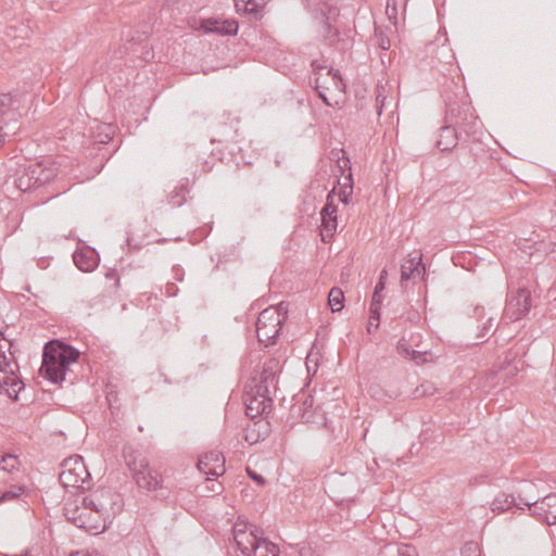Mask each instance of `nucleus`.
Instances as JSON below:
<instances>
[{
    "label": "nucleus",
    "instance_id": "16",
    "mask_svg": "<svg viewBox=\"0 0 556 556\" xmlns=\"http://www.w3.org/2000/svg\"><path fill=\"white\" fill-rule=\"evenodd\" d=\"M525 500L526 497L519 496L518 498H516L513 494H507L503 492L495 496V498L491 503V509L494 513H503L510 509L514 506H516L519 509H523L525 505L522 502Z\"/></svg>",
    "mask_w": 556,
    "mask_h": 556
},
{
    "label": "nucleus",
    "instance_id": "12",
    "mask_svg": "<svg viewBox=\"0 0 556 556\" xmlns=\"http://www.w3.org/2000/svg\"><path fill=\"white\" fill-rule=\"evenodd\" d=\"M462 132L450 123H444L438 132L437 148L442 152L452 151L462 140Z\"/></svg>",
    "mask_w": 556,
    "mask_h": 556
},
{
    "label": "nucleus",
    "instance_id": "27",
    "mask_svg": "<svg viewBox=\"0 0 556 556\" xmlns=\"http://www.w3.org/2000/svg\"><path fill=\"white\" fill-rule=\"evenodd\" d=\"M270 388H273L269 383H261L256 377H253L252 384L250 386L251 391L248 394H251L256 397H270Z\"/></svg>",
    "mask_w": 556,
    "mask_h": 556
},
{
    "label": "nucleus",
    "instance_id": "41",
    "mask_svg": "<svg viewBox=\"0 0 556 556\" xmlns=\"http://www.w3.org/2000/svg\"><path fill=\"white\" fill-rule=\"evenodd\" d=\"M492 326H493V318H489L488 321L484 323L482 326L481 337H484L491 330Z\"/></svg>",
    "mask_w": 556,
    "mask_h": 556
},
{
    "label": "nucleus",
    "instance_id": "34",
    "mask_svg": "<svg viewBox=\"0 0 556 556\" xmlns=\"http://www.w3.org/2000/svg\"><path fill=\"white\" fill-rule=\"evenodd\" d=\"M220 27L223 30H219V35L223 36L236 35L238 31V23L235 20H223Z\"/></svg>",
    "mask_w": 556,
    "mask_h": 556
},
{
    "label": "nucleus",
    "instance_id": "17",
    "mask_svg": "<svg viewBox=\"0 0 556 556\" xmlns=\"http://www.w3.org/2000/svg\"><path fill=\"white\" fill-rule=\"evenodd\" d=\"M123 456L132 476L144 469L149 464V460L132 446H125L123 450Z\"/></svg>",
    "mask_w": 556,
    "mask_h": 556
},
{
    "label": "nucleus",
    "instance_id": "38",
    "mask_svg": "<svg viewBox=\"0 0 556 556\" xmlns=\"http://www.w3.org/2000/svg\"><path fill=\"white\" fill-rule=\"evenodd\" d=\"M247 472H248V476L253 480L255 481L258 485H264L265 484V479L263 478L262 475L255 472L254 470L248 468L247 469Z\"/></svg>",
    "mask_w": 556,
    "mask_h": 556
},
{
    "label": "nucleus",
    "instance_id": "21",
    "mask_svg": "<svg viewBox=\"0 0 556 556\" xmlns=\"http://www.w3.org/2000/svg\"><path fill=\"white\" fill-rule=\"evenodd\" d=\"M236 11L258 20L261 11L265 4L264 0H233Z\"/></svg>",
    "mask_w": 556,
    "mask_h": 556
},
{
    "label": "nucleus",
    "instance_id": "10",
    "mask_svg": "<svg viewBox=\"0 0 556 556\" xmlns=\"http://www.w3.org/2000/svg\"><path fill=\"white\" fill-rule=\"evenodd\" d=\"M338 206L334 204V189L327 195V202L320 212L321 217V236L325 241L326 237H332L338 227L337 220Z\"/></svg>",
    "mask_w": 556,
    "mask_h": 556
},
{
    "label": "nucleus",
    "instance_id": "11",
    "mask_svg": "<svg viewBox=\"0 0 556 556\" xmlns=\"http://www.w3.org/2000/svg\"><path fill=\"white\" fill-rule=\"evenodd\" d=\"M198 469L205 473L208 479L223 476L225 472V458L218 451L205 453L198 462Z\"/></svg>",
    "mask_w": 556,
    "mask_h": 556
},
{
    "label": "nucleus",
    "instance_id": "44",
    "mask_svg": "<svg viewBox=\"0 0 556 556\" xmlns=\"http://www.w3.org/2000/svg\"><path fill=\"white\" fill-rule=\"evenodd\" d=\"M384 97H382V94L380 93V90L378 89V94H377V102L381 103V105L379 106V111H378V114L380 115L381 114V109H382V105H383V102H384Z\"/></svg>",
    "mask_w": 556,
    "mask_h": 556
},
{
    "label": "nucleus",
    "instance_id": "6",
    "mask_svg": "<svg viewBox=\"0 0 556 556\" xmlns=\"http://www.w3.org/2000/svg\"><path fill=\"white\" fill-rule=\"evenodd\" d=\"M64 516L77 528H81L87 531H94L98 533L100 529L103 530L105 528L104 525H101L97 520L98 516H92V513L84 506L81 501L80 504H78L77 501L67 502L64 506Z\"/></svg>",
    "mask_w": 556,
    "mask_h": 556
},
{
    "label": "nucleus",
    "instance_id": "47",
    "mask_svg": "<svg viewBox=\"0 0 556 556\" xmlns=\"http://www.w3.org/2000/svg\"><path fill=\"white\" fill-rule=\"evenodd\" d=\"M390 18L392 17H396V4L393 5L391 9H390V15H389Z\"/></svg>",
    "mask_w": 556,
    "mask_h": 556
},
{
    "label": "nucleus",
    "instance_id": "23",
    "mask_svg": "<svg viewBox=\"0 0 556 556\" xmlns=\"http://www.w3.org/2000/svg\"><path fill=\"white\" fill-rule=\"evenodd\" d=\"M21 462L14 454L0 455V473H13L20 470Z\"/></svg>",
    "mask_w": 556,
    "mask_h": 556
},
{
    "label": "nucleus",
    "instance_id": "37",
    "mask_svg": "<svg viewBox=\"0 0 556 556\" xmlns=\"http://www.w3.org/2000/svg\"><path fill=\"white\" fill-rule=\"evenodd\" d=\"M410 361L415 362L417 365L426 363L427 362V352L412 351Z\"/></svg>",
    "mask_w": 556,
    "mask_h": 556
},
{
    "label": "nucleus",
    "instance_id": "43",
    "mask_svg": "<svg viewBox=\"0 0 556 556\" xmlns=\"http://www.w3.org/2000/svg\"><path fill=\"white\" fill-rule=\"evenodd\" d=\"M379 47L382 50H388L390 48V40L387 37H380L379 39Z\"/></svg>",
    "mask_w": 556,
    "mask_h": 556
},
{
    "label": "nucleus",
    "instance_id": "36",
    "mask_svg": "<svg viewBox=\"0 0 556 556\" xmlns=\"http://www.w3.org/2000/svg\"><path fill=\"white\" fill-rule=\"evenodd\" d=\"M187 189L185 187H180L179 190H176L174 194H172L169 202L174 206H180L185 202V192Z\"/></svg>",
    "mask_w": 556,
    "mask_h": 556
},
{
    "label": "nucleus",
    "instance_id": "33",
    "mask_svg": "<svg viewBox=\"0 0 556 556\" xmlns=\"http://www.w3.org/2000/svg\"><path fill=\"white\" fill-rule=\"evenodd\" d=\"M346 178L350 180V184H345L342 187V189L340 190V193H339V199L344 204H349L350 203L351 195H352V192H353L352 174L349 173Z\"/></svg>",
    "mask_w": 556,
    "mask_h": 556
},
{
    "label": "nucleus",
    "instance_id": "32",
    "mask_svg": "<svg viewBox=\"0 0 556 556\" xmlns=\"http://www.w3.org/2000/svg\"><path fill=\"white\" fill-rule=\"evenodd\" d=\"M222 20L207 18L202 22V28L205 33H214L219 35V30H223Z\"/></svg>",
    "mask_w": 556,
    "mask_h": 556
},
{
    "label": "nucleus",
    "instance_id": "46",
    "mask_svg": "<svg viewBox=\"0 0 556 556\" xmlns=\"http://www.w3.org/2000/svg\"><path fill=\"white\" fill-rule=\"evenodd\" d=\"M473 315L476 317L482 316L483 315V307L476 306L475 309H473Z\"/></svg>",
    "mask_w": 556,
    "mask_h": 556
},
{
    "label": "nucleus",
    "instance_id": "29",
    "mask_svg": "<svg viewBox=\"0 0 556 556\" xmlns=\"http://www.w3.org/2000/svg\"><path fill=\"white\" fill-rule=\"evenodd\" d=\"M326 75L330 77L331 84L337 91L342 92L344 90L345 84L343 83L339 70L329 68Z\"/></svg>",
    "mask_w": 556,
    "mask_h": 556
},
{
    "label": "nucleus",
    "instance_id": "48",
    "mask_svg": "<svg viewBox=\"0 0 556 556\" xmlns=\"http://www.w3.org/2000/svg\"><path fill=\"white\" fill-rule=\"evenodd\" d=\"M388 273L386 269H383L381 273H380V278H379V281H384L386 277H387Z\"/></svg>",
    "mask_w": 556,
    "mask_h": 556
},
{
    "label": "nucleus",
    "instance_id": "3",
    "mask_svg": "<svg viewBox=\"0 0 556 556\" xmlns=\"http://www.w3.org/2000/svg\"><path fill=\"white\" fill-rule=\"evenodd\" d=\"M444 123H450L466 137L476 135L481 126L465 96L446 99Z\"/></svg>",
    "mask_w": 556,
    "mask_h": 556
},
{
    "label": "nucleus",
    "instance_id": "42",
    "mask_svg": "<svg viewBox=\"0 0 556 556\" xmlns=\"http://www.w3.org/2000/svg\"><path fill=\"white\" fill-rule=\"evenodd\" d=\"M383 289H384V281H378L375 287L372 298H376L377 295H381L380 293H381V291H383Z\"/></svg>",
    "mask_w": 556,
    "mask_h": 556
},
{
    "label": "nucleus",
    "instance_id": "22",
    "mask_svg": "<svg viewBox=\"0 0 556 556\" xmlns=\"http://www.w3.org/2000/svg\"><path fill=\"white\" fill-rule=\"evenodd\" d=\"M35 175V182L37 188L43 186L45 184L51 181L55 175L56 170L54 167L45 166L41 162L33 163V172L31 175Z\"/></svg>",
    "mask_w": 556,
    "mask_h": 556
},
{
    "label": "nucleus",
    "instance_id": "9",
    "mask_svg": "<svg viewBox=\"0 0 556 556\" xmlns=\"http://www.w3.org/2000/svg\"><path fill=\"white\" fill-rule=\"evenodd\" d=\"M522 503L529 507L532 515L543 519L546 523H556V493H551L543 498L527 496Z\"/></svg>",
    "mask_w": 556,
    "mask_h": 556
},
{
    "label": "nucleus",
    "instance_id": "15",
    "mask_svg": "<svg viewBox=\"0 0 556 556\" xmlns=\"http://www.w3.org/2000/svg\"><path fill=\"white\" fill-rule=\"evenodd\" d=\"M73 261L79 270L90 273L98 266L100 257L94 249H86L75 251Z\"/></svg>",
    "mask_w": 556,
    "mask_h": 556
},
{
    "label": "nucleus",
    "instance_id": "18",
    "mask_svg": "<svg viewBox=\"0 0 556 556\" xmlns=\"http://www.w3.org/2000/svg\"><path fill=\"white\" fill-rule=\"evenodd\" d=\"M33 163H29L28 165H24L16 169L15 177H14V185L15 187L23 191H29L31 189L37 188V185L35 182V175L33 174Z\"/></svg>",
    "mask_w": 556,
    "mask_h": 556
},
{
    "label": "nucleus",
    "instance_id": "14",
    "mask_svg": "<svg viewBox=\"0 0 556 556\" xmlns=\"http://www.w3.org/2000/svg\"><path fill=\"white\" fill-rule=\"evenodd\" d=\"M425 271L421 254L410 253L401 266V282L408 281L412 278L419 277Z\"/></svg>",
    "mask_w": 556,
    "mask_h": 556
},
{
    "label": "nucleus",
    "instance_id": "49",
    "mask_svg": "<svg viewBox=\"0 0 556 556\" xmlns=\"http://www.w3.org/2000/svg\"><path fill=\"white\" fill-rule=\"evenodd\" d=\"M349 162V159L344 160V166H346Z\"/></svg>",
    "mask_w": 556,
    "mask_h": 556
},
{
    "label": "nucleus",
    "instance_id": "1",
    "mask_svg": "<svg viewBox=\"0 0 556 556\" xmlns=\"http://www.w3.org/2000/svg\"><path fill=\"white\" fill-rule=\"evenodd\" d=\"M80 352L60 340L48 341L43 346L42 363L39 374L52 383L65 380L70 366L76 363Z\"/></svg>",
    "mask_w": 556,
    "mask_h": 556
},
{
    "label": "nucleus",
    "instance_id": "5",
    "mask_svg": "<svg viewBox=\"0 0 556 556\" xmlns=\"http://www.w3.org/2000/svg\"><path fill=\"white\" fill-rule=\"evenodd\" d=\"M285 315L276 307H268L263 309L256 320V334L257 339L265 346L275 343L276 338L279 336Z\"/></svg>",
    "mask_w": 556,
    "mask_h": 556
},
{
    "label": "nucleus",
    "instance_id": "28",
    "mask_svg": "<svg viewBox=\"0 0 556 556\" xmlns=\"http://www.w3.org/2000/svg\"><path fill=\"white\" fill-rule=\"evenodd\" d=\"M25 491L22 485H12L10 490L0 492V503L18 498Z\"/></svg>",
    "mask_w": 556,
    "mask_h": 556
},
{
    "label": "nucleus",
    "instance_id": "50",
    "mask_svg": "<svg viewBox=\"0 0 556 556\" xmlns=\"http://www.w3.org/2000/svg\"><path fill=\"white\" fill-rule=\"evenodd\" d=\"M127 244L130 247V239L127 238Z\"/></svg>",
    "mask_w": 556,
    "mask_h": 556
},
{
    "label": "nucleus",
    "instance_id": "40",
    "mask_svg": "<svg viewBox=\"0 0 556 556\" xmlns=\"http://www.w3.org/2000/svg\"><path fill=\"white\" fill-rule=\"evenodd\" d=\"M298 556H315V553L309 545H302L298 551Z\"/></svg>",
    "mask_w": 556,
    "mask_h": 556
},
{
    "label": "nucleus",
    "instance_id": "13",
    "mask_svg": "<svg viewBox=\"0 0 556 556\" xmlns=\"http://www.w3.org/2000/svg\"><path fill=\"white\" fill-rule=\"evenodd\" d=\"M137 485L140 489L148 491H156L162 488V477L157 470L151 468L149 465L144 469L132 476Z\"/></svg>",
    "mask_w": 556,
    "mask_h": 556
},
{
    "label": "nucleus",
    "instance_id": "7",
    "mask_svg": "<svg viewBox=\"0 0 556 556\" xmlns=\"http://www.w3.org/2000/svg\"><path fill=\"white\" fill-rule=\"evenodd\" d=\"M532 307L531 292L525 288H518L510 292L504 309V318L508 321H517L523 318Z\"/></svg>",
    "mask_w": 556,
    "mask_h": 556
},
{
    "label": "nucleus",
    "instance_id": "39",
    "mask_svg": "<svg viewBox=\"0 0 556 556\" xmlns=\"http://www.w3.org/2000/svg\"><path fill=\"white\" fill-rule=\"evenodd\" d=\"M325 28L327 30L326 33V38L330 40V42L334 41L338 37V31L336 29L332 28V26L328 23V22H325Z\"/></svg>",
    "mask_w": 556,
    "mask_h": 556
},
{
    "label": "nucleus",
    "instance_id": "8",
    "mask_svg": "<svg viewBox=\"0 0 556 556\" xmlns=\"http://www.w3.org/2000/svg\"><path fill=\"white\" fill-rule=\"evenodd\" d=\"M81 502L92 513V516H98L97 520L104 525L113 508L111 492L109 490H98L83 496Z\"/></svg>",
    "mask_w": 556,
    "mask_h": 556
},
{
    "label": "nucleus",
    "instance_id": "26",
    "mask_svg": "<svg viewBox=\"0 0 556 556\" xmlns=\"http://www.w3.org/2000/svg\"><path fill=\"white\" fill-rule=\"evenodd\" d=\"M314 397L308 394L303 400L302 404L299 406V414H301V418L304 422H313V416H314Z\"/></svg>",
    "mask_w": 556,
    "mask_h": 556
},
{
    "label": "nucleus",
    "instance_id": "2",
    "mask_svg": "<svg viewBox=\"0 0 556 556\" xmlns=\"http://www.w3.org/2000/svg\"><path fill=\"white\" fill-rule=\"evenodd\" d=\"M13 346L12 340L0 331V390L4 391L9 397L17 400L24 383L17 375L18 365L12 351Z\"/></svg>",
    "mask_w": 556,
    "mask_h": 556
},
{
    "label": "nucleus",
    "instance_id": "45",
    "mask_svg": "<svg viewBox=\"0 0 556 556\" xmlns=\"http://www.w3.org/2000/svg\"><path fill=\"white\" fill-rule=\"evenodd\" d=\"M396 4L395 0H387V14L390 15V9Z\"/></svg>",
    "mask_w": 556,
    "mask_h": 556
},
{
    "label": "nucleus",
    "instance_id": "24",
    "mask_svg": "<svg viewBox=\"0 0 556 556\" xmlns=\"http://www.w3.org/2000/svg\"><path fill=\"white\" fill-rule=\"evenodd\" d=\"M382 303V296L377 295L376 298L371 299L369 312V325H368V331H371V327L378 328L379 327V319H380V307Z\"/></svg>",
    "mask_w": 556,
    "mask_h": 556
},
{
    "label": "nucleus",
    "instance_id": "4",
    "mask_svg": "<svg viewBox=\"0 0 556 556\" xmlns=\"http://www.w3.org/2000/svg\"><path fill=\"white\" fill-rule=\"evenodd\" d=\"M60 483L65 488H89L90 473L80 455H73L61 463Z\"/></svg>",
    "mask_w": 556,
    "mask_h": 556
},
{
    "label": "nucleus",
    "instance_id": "31",
    "mask_svg": "<svg viewBox=\"0 0 556 556\" xmlns=\"http://www.w3.org/2000/svg\"><path fill=\"white\" fill-rule=\"evenodd\" d=\"M14 98L11 93L0 96V118L3 117L14 105Z\"/></svg>",
    "mask_w": 556,
    "mask_h": 556
},
{
    "label": "nucleus",
    "instance_id": "25",
    "mask_svg": "<svg viewBox=\"0 0 556 556\" xmlns=\"http://www.w3.org/2000/svg\"><path fill=\"white\" fill-rule=\"evenodd\" d=\"M344 294L343 291L334 287L328 294V304L333 313L340 312L343 308Z\"/></svg>",
    "mask_w": 556,
    "mask_h": 556
},
{
    "label": "nucleus",
    "instance_id": "30",
    "mask_svg": "<svg viewBox=\"0 0 556 556\" xmlns=\"http://www.w3.org/2000/svg\"><path fill=\"white\" fill-rule=\"evenodd\" d=\"M314 88L315 90L317 91L318 93V97L323 100V102L327 105V106H333L334 104L331 103L326 94V89H329L328 87H325V83L321 81V77L320 76H316L314 78Z\"/></svg>",
    "mask_w": 556,
    "mask_h": 556
},
{
    "label": "nucleus",
    "instance_id": "19",
    "mask_svg": "<svg viewBox=\"0 0 556 556\" xmlns=\"http://www.w3.org/2000/svg\"><path fill=\"white\" fill-rule=\"evenodd\" d=\"M281 366L280 362L277 358H269L263 363L262 370L256 376V379L261 381V383H269L276 390V380L277 375L280 372Z\"/></svg>",
    "mask_w": 556,
    "mask_h": 556
},
{
    "label": "nucleus",
    "instance_id": "35",
    "mask_svg": "<svg viewBox=\"0 0 556 556\" xmlns=\"http://www.w3.org/2000/svg\"><path fill=\"white\" fill-rule=\"evenodd\" d=\"M396 351L397 353L405 357V358H408L410 359L412 358V349L409 348L408 343L406 342V340L404 338H402L397 344H396Z\"/></svg>",
    "mask_w": 556,
    "mask_h": 556
},
{
    "label": "nucleus",
    "instance_id": "20",
    "mask_svg": "<svg viewBox=\"0 0 556 556\" xmlns=\"http://www.w3.org/2000/svg\"><path fill=\"white\" fill-rule=\"evenodd\" d=\"M271 402V397L262 399L248 394L245 399L247 415L254 418L258 415L265 414L270 409Z\"/></svg>",
    "mask_w": 556,
    "mask_h": 556
}]
</instances>
